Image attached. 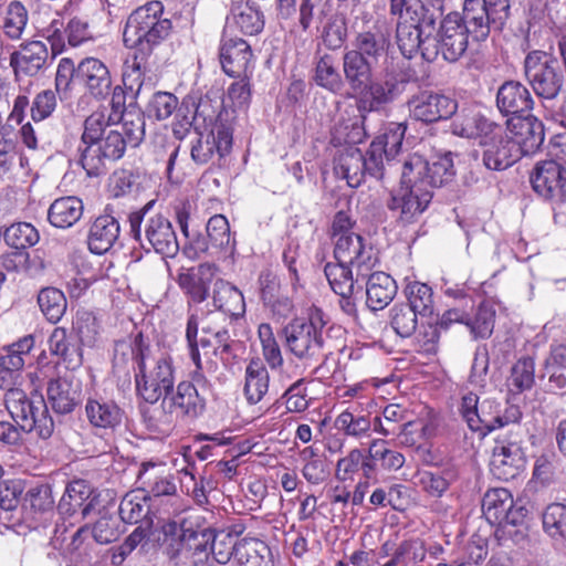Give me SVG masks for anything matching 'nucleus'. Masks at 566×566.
Returning <instances> with one entry per match:
<instances>
[{
	"mask_svg": "<svg viewBox=\"0 0 566 566\" xmlns=\"http://www.w3.org/2000/svg\"><path fill=\"white\" fill-rule=\"evenodd\" d=\"M455 169L451 153L433 156L430 160L413 154L401 166L399 189L391 190L386 208L400 226L417 222L433 197V189L453 181Z\"/></svg>",
	"mask_w": 566,
	"mask_h": 566,
	"instance_id": "f257e3e1",
	"label": "nucleus"
},
{
	"mask_svg": "<svg viewBox=\"0 0 566 566\" xmlns=\"http://www.w3.org/2000/svg\"><path fill=\"white\" fill-rule=\"evenodd\" d=\"M342 61L344 78L355 93V105L363 119L386 111L416 81L415 70L405 62H386L374 76L376 64L350 50L344 52Z\"/></svg>",
	"mask_w": 566,
	"mask_h": 566,
	"instance_id": "f03ea898",
	"label": "nucleus"
},
{
	"mask_svg": "<svg viewBox=\"0 0 566 566\" xmlns=\"http://www.w3.org/2000/svg\"><path fill=\"white\" fill-rule=\"evenodd\" d=\"M122 130L112 128L103 111H95L83 123V133L77 147L78 163L90 177L106 169V164L120 159L127 146L137 147L145 138V114L130 106L119 119Z\"/></svg>",
	"mask_w": 566,
	"mask_h": 566,
	"instance_id": "7ed1b4c3",
	"label": "nucleus"
},
{
	"mask_svg": "<svg viewBox=\"0 0 566 566\" xmlns=\"http://www.w3.org/2000/svg\"><path fill=\"white\" fill-rule=\"evenodd\" d=\"M171 30V20L164 17L161 1H149L128 15L123 31V42L128 49L143 55H151L154 48L165 41Z\"/></svg>",
	"mask_w": 566,
	"mask_h": 566,
	"instance_id": "20e7f679",
	"label": "nucleus"
},
{
	"mask_svg": "<svg viewBox=\"0 0 566 566\" xmlns=\"http://www.w3.org/2000/svg\"><path fill=\"white\" fill-rule=\"evenodd\" d=\"M155 202L150 200L129 213V234L145 251L153 250L163 256L175 258L179 251L176 231L164 214H149Z\"/></svg>",
	"mask_w": 566,
	"mask_h": 566,
	"instance_id": "39448f33",
	"label": "nucleus"
},
{
	"mask_svg": "<svg viewBox=\"0 0 566 566\" xmlns=\"http://www.w3.org/2000/svg\"><path fill=\"white\" fill-rule=\"evenodd\" d=\"M163 552L175 566L185 564L196 555L208 556L211 541V528L201 527L192 516L177 521H168L161 526Z\"/></svg>",
	"mask_w": 566,
	"mask_h": 566,
	"instance_id": "423d86ee",
	"label": "nucleus"
},
{
	"mask_svg": "<svg viewBox=\"0 0 566 566\" xmlns=\"http://www.w3.org/2000/svg\"><path fill=\"white\" fill-rule=\"evenodd\" d=\"M4 402L12 420L21 426L24 433L35 431L42 440L52 437L55 427L54 421L44 397L38 390L27 395L20 388H10L6 392Z\"/></svg>",
	"mask_w": 566,
	"mask_h": 566,
	"instance_id": "0eeeda50",
	"label": "nucleus"
},
{
	"mask_svg": "<svg viewBox=\"0 0 566 566\" xmlns=\"http://www.w3.org/2000/svg\"><path fill=\"white\" fill-rule=\"evenodd\" d=\"M440 19L437 33H427L423 60L433 62L441 54L444 61L457 62L468 49L471 31L461 22L459 11H451Z\"/></svg>",
	"mask_w": 566,
	"mask_h": 566,
	"instance_id": "6e6552de",
	"label": "nucleus"
},
{
	"mask_svg": "<svg viewBox=\"0 0 566 566\" xmlns=\"http://www.w3.org/2000/svg\"><path fill=\"white\" fill-rule=\"evenodd\" d=\"M523 71L537 97L554 101L565 92V75L554 55L541 50L531 51L524 59Z\"/></svg>",
	"mask_w": 566,
	"mask_h": 566,
	"instance_id": "1a4fd4ad",
	"label": "nucleus"
},
{
	"mask_svg": "<svg viewBox=\"0 0 566 566\" xmlns=\"http://www.w3.org/2000/svg\"><path fill=\"white\" fill-rule=\"evenodd\" d=\"M479 145L482 148V163L489 170H505L521 158L520 146L499 124L479 140Z\"/></svg>",
	"mask_w": 566,
	"mask_h": 566,
	"instance_id": "9d476101",
	"label": "nucleus"
},
{
	"mask_svg": "<svg viewBox=\"0 0 566 566\" xmlns=\"http://www.w3.org/2000/svg\"><path fill=\"white\" fill-rule=\"evenodd\" d=\"M334 256L338 262L347 263L357 270V281L365 279L378 263L373 245L367 244L357 233L335 238Z\"/></svg>",
	"mask_w": 566,
	"mask_h": 566,
	"instance_id": "9b49d317",
	"label": "nucleus"
},
{
	"mask_svg": "<svg viewBox=\"0 0 566 566\" xmlns=\"http://www.w3.org/2000/svg\"><path fill=\"white\" fill-rule=\"evenodd\" d=\"M408 109L416 120L432 124L457 114V99L433 91H420L407 102Z\"/></svg>",
	"mask_w": 566,
	"mask_h": 566,
	"instance_id": "f8f14e48",
	"label": "nucleus"
},
{
	"mask_svg": "<svg viewBox=\"0 0 566 566\" xmlns=\"http://www.w3.org/2000/svg\"><path fill=\"white\" fill-rule=\"evenodd\" d=\"M534 191L553 205L566 202V168L555 160L536 164L531 174Z\"/></svg>",
	"mask_w": 566,
	"mask_h": 566,
	"instance_id": "ddd939ff",
	"label": "nucleus"
},
{
	"mask_svg": "<svg viewBox=\"0 0 566 566\" xmlns=\"http://www.w3.org/2000/svg\"><path fill=\"white\" fill-rule=\"evenodd\" d=\"M135 384L138 395L148 403H156L168 397L174 389L175 377L171 359L161 357L156 366L147 373H135Z\"/></svg>",
	"mask_w": 566,
	"mask_h": 566,
	"instance_id": "4468645a",
	"label": "nucleus"
},
{
	"mask_svg": "<svg viewBox=\"0 0 566 566\" xmlns=\"http://www.w3.org/2000/svg\"><path fill=\"white\" fill-rule=\"evenodd\" d=\"M280 337L291 354L305 360L318 357L325 343L323 335H316L314 328L303 324V318H293L287 323Z\"/></svg>",
	"mask_w": 566,
	"mask_h": 566,
	"instance_id": "2eb2a0df",
	"label": "nucleus"
},
{
	"mask_svg": "<svg viewBox=\"0 0 566 566\" xmlns=\"http://www.w3.org/2000/svg\"><path fill=\"white\" fill-rule=\"evenodd\" d=\"M232 134L233 128L222 124L200 132L191 147V159L197 165H206L214 157H218L219 160L224 158L232 148Z\"/></svg>",
	"mask_w": 566,
	"mask_h": 566,
	"instance_id": "dca6fc26",
	"label": "nucleus"
},
{
	"mask_svg": "<svg viewBox=\"0 0 566 566\" xmlns=\"http://www.w3.org/2000/svg\"><path fill=\"white\" fill-rule=\"evenodd\" d=\"M187 106L193 107V123L196 126H203L210 129L222 124L232 127L228 120L229 113L224 109L222 95L219 91H208L206 94L191 92L184 101Z\"/></svg>",
	"mask_w": 566,
	"mask_h": 566,
	"instance_id": "f3484780",
	"label": "nucleus"
},
{
	"mask_svg": "<svg viewBox=\"0 0 566 566\" xmlns=\"http://www.w3.org/2000/svg\"><path fill=\"white\" fill-rule=\"evenodd\" d=\"M50 65V53L44 41L33 40L20 44L19 50L10 54V66L17 81L34 77Z\"/></svg>",
	"mask_w": 566,
	"mask_h": 566,
	"instance_id": "a211bd4d",
	"label": "nucleus"
},
{
	"mask_svg": "<svg viewBox=\"0 0 566 566\" xmlns=\"http://www.w3.org/2000/svg\"><path fill=\"white\" fill-rule=\"evenodd\" d=\"M252 50L250 44L238 36H230L223 32L220 48L219 59L223 72L231 77H241L248 74Z\"/></svg>",
	"mask_w": 566,
	"mask_h": 566,
	"instance_id": "6ab92c4d",
	"label": "nucleus"
},
{
	"mask_svg": "<svg viewBox=\"0 0 566 566\" xmlns=\"http://www.w3.org/2000/svg\"><path fill=\"white\" fill-rule=\"evenodd\" d=\"M390 44V32L387 25L377 21L368 29L355 34L350 51L377 65L387 54Z\"/></svg>",
	"mask_w": 566,
	"mask_h": 566,
	"instance_id": "aec40b11",
	"label": "nucleus"
},
{
	"mask_svg": "<svg viewBox=\"0 0 566 566\" xmlns=\"http://www.w3.org/2000/svg\"><path fill=\"white\" fill-rule=\"evenodd\" d=\"M120 233L118 218L115 216L113 205H106L104 212L92 222L87 244L94 254H104L109 251L117 242Z\"/></svg>",
	"mask_w": 566,
	"mask_h": 566,
	"instance_id": "412c9836",
	"label": "nucleus"
},
{
	"mask_svg": "<svg viewBox=\"0 0 566 566\" xmlns=\"http://www.w3.org/2000/svg\"><path fill=\"white\" fill-rule=\"evenodd\" d=\"M506 127L512 134V140L520 146L521 156L534 154L543 145L544 124L528 113L511 117Z\"/></svg>",
	"mask_w": 566,
	"mask_h": 566,
	"instance_id": "4be33fe9",
	"label": "nucleus"
},
{
	"mask_svg": "<svg viewBox=\"0 0 566 566\" xmlns=\"http://www.w3.org/2000/svg\"><path fill=\"white\" fill-rule=\"evenodd\" d=\"M136 482L143 493V501L177 494L174 475L164 473L163 468L153 462L142 463Z\"/></svg>",
	"mask_w": 566,
	"mask_h": 566,
	"instance_id": "5701e85b",
	"label": "nucleus"
},
{
	"mask_svg": "<svg viewBox=\"0 0 566 566\" xmlns=\"http://www.w3.org/2000/svg\"><path fill=\"white\" fill-rule=\"evenodd\" d=\"M534 98L530 90L520 81H505L496 92V107L504 116L512 117L530 113Z\"/></svg>",
	"mask_w": 566,
	"mask_h": 566,
	"instance_id": "b1692460",
	"label": "nucleus"
},
{
	"mask_svg": "<svg viewBox=\"0 0 566 566\" xmlns=\"http://www.w3.org/2000/svg\"><path fill=\"white\" fill-rule=\"evenodd\" d=\"M161 407L165 412H177L180 416L196 418L206 407V398L201 396L197 387L189 381L178 384L176 391L163 399Z\"/></svg>",
	"mask_w": 566,
	"mask_h": 566,
	"instance_id": "393cba45",
	"label": "nucleus"
},
{
	"mask_svg": "<svg viewBox=\"0 0 566 566\" xmlns=\"http://www.w3.org/2000/svg\"><path fill=\"white\" fill-rule=\"evenodd\" d=\"M493 406L494 402L491 400H483L480 403L476 394L468 392L461 398L459 413L471 431L485 437L494 431V415L491 412Z\"/></svg>",
	"mask_w": 566,
	"mask_h": 566,
	"instance_id": "a878e982",
	"label": "nucleus"
},
{
	"mask_svg": "<svg viewBox=\"0 0 566 566\" xmlns=\"http://www.w3.org/2000/svg\"><path fill=\"white\" fill-rule=\"evenodd\" d=\"M77 82L95 98H105L112 91L108 67L98 59L86 57L77 65Z\"/></svg>",
	"mask_w": 566,
	"mask_h": 566,
	"instance_id": "bb28decb",
	"label": "nucleus"
},
{
	"mask_svg": "<svg viewBox=\"0 0 566 566\" xmlns=\"http://www.w3.org/2000/svg\"><path fill=\"white\" fill-rule=\"evenodd\" d=\"M96 496L93 490L84 480L70 482L62 495L57 510L61 514L74 515L80 512L82 517H86L95 510Z\"/></svg>",
	"mask_w": 566,
	"mask_h": 566,
	"instance_id": "cd10ccee",
	"label": "nucleus"
},
{
	"mask_svg": "<svg viewBox=\"0 0 566 566\" xmlns=\"http://www.w3.org/2000/svg\"><path fill=\"white\" fill-rule=\"evenodd\" d=\"M460 19L476 42L485 41L491 30H495V21L492 20L484 0H463Z\"/></svg>",
	"mask_w": 566,
	"mask_h": 566,
	"instance_id": "c85d7f7f",
	"label": "nucleus"
},
{
	"mask_svg": "<svg viewBox=\"0 0 566 566\" xmlns=\"http://www.w3.org/2000/svg\"><path fill=\"white\" fill-rule=\"evenodd\" d=\"M85 415L94 428L114 431L122 424L125 411L113 400L90 398Z\"/></svg>",
	"mask_w": 566,
	"mask_h": 566,
	"instance_id": "c756f323",
	"label": "nucleus"
},
{
	"mask_svg": "<svg viewBox=\"0 0 566 566\" xmlns=\"http://www.w3.org/2000/svg\"><path fill=\"white\" fill-rule=\"evenodd\" d=\"M364 280H366V304L371 311L385 308L397 294L396 281L385 272H368Z\"/></svg>",
	"mask_w": 566,
	"mask_h": 566,
	"instance_id": "7c9ffc66",
	"label": "nucleus"
},
{
	"mask_svg": "<svg viewBox=\"0 0 566 566\" xmlns=\"http://www.w3.org/2000/svg\"><path fill=\"white\" fill-rule=\"evenodd\" d=\"M48 400L59 415L71 413L80 402V391L66 378L51 379L46 387Z\"/></svg>",
	"mask_w": 566,
	"mask_h": 566,
	"instance_id": "2f4dec72",
	"label": "nucleus"
},
{
	"mask_svg": "<svg viewBox=\"0 0 566 566\" xmlns=\"http://www.w3.org/2000/svg\"><path fill=\"white\" fill-rule=\"evenodd\" d=\"M83 201L75 196L61 197L55 199L49 210V222L60 229H67L74 226L83 216Z\"/></svg>",
	"mask_w": 566,
	"mask_h": 566,
	"instance_id": "473e14b6",
	"label": "nucleus"
},
{
	"mask_svg": "<svg viewBox=\"0 0 566 566\" xmlns=\"http://www.w3.org/2000/svg\"><path fill=\"white\" fill-rule=\"evenodd\" d=\"M525 453L511 452L510 449L494 447L490 462L494 478L502 481H511L525 470Z\"/></svg>",
	"mask_w": 566,
	"mask_h": 566,
	"instance_id": "72a5a7b5",
	"label": "nucleus"
},
{
	"mask_svg": "<svg viewBox=\"0 0 566 566\" xmlns=\"http://www.w3.org/2000/svg\"><path fill=\"white\" fill-rule=\"evenodd\" d=\"M270 375L259 358H252L245 367L243 392L250 405L260 402L269 390Z\"/></svg>",
	"mask_w": 566,
	"mask_h": 566,
	"instance_id": "f704fd0d",
	"label": "nucleus"
},
{
	"mask_svg": "<svg viewBox=\"0 0 566 566\" xmlns=\"http://www.w3.org/2000/svg\"><path fill=\"white\" fill-rule=\"evenodd\" d=\"M313 81L315 84L333 94H338L345 83L337 67V60L329 53L316 54Z\"/></svg>",
	"mask_w": 566,
	"mask_h": 566,
	"instance_id": "c9c22d12",
	"label": "nucleus"
},
{
	"mask_svg": "<svg viewBox=\"0 0 566 566\" xmlns=\"http://www.w3.org/2000/svg\"><path fill=\"white\" fill-rule=\"evenodd\" d=\"M212 301L216 308L230 316L239 317L245 312L242 292L221 279L214 282Z\"/></svg>",
	"mask_w": 566,
	"mask_h": 566,
	"instance_id": "e433bc0d",
	"label": "nucleus"
},
{
	"mask_svg": "<svg viewBox=\"0 0 566 566\" xmlns=\"http://www.w3.org/2000/svg\"><path fill=\"white\" fill-rule=\"evenodd\" d=\"M495 125L480 113L463 109L452 120L450 128L457 136L481 140Z\"/></svg>",
	"mask_w": 566,
	"mask_h": 566,
	"instance_id": "4c0bfd02",
	"label": "nucleus"
},
{
	"mask_svg": "<svg viewBox=\"0 0 566 566\" xmlns=\"http://www.w3.org/2000/svg\"><path fill=\"white\" fill-rule=\"evenodd\" d=\"M364 167L363 153L355 146L345 147L336 158L335 170L350 187H358L365 180Z\"/></svg>",
	"mask_w": 566,
	"mask_h": 566,
	"instance_id": "58836bf2",
	"label": "nucleus"
},
{
	"mask_svg": "<svg viewBox=\"0 0 566 566\" xmlns=\"http://www.w3.org/2000/svg\"><path fill=\"white\" fill-rule=\"evenodd\" d=\"M209 264H201L197 272L187 271L179 273L177 282L180 289L187 294L193 303H202L209 296L210 273Z\"/></svg>",
	"mask_w": 566,
	"mask_h": 566,
	"instance_id": "ea45409f",
	"label": "nucleus"
},
{
	"mask_svg": "<svg viewBox=\"0 0 566 566\" xmlns=\"http://www.w3.org/2000/svg\"><path fill=\"white\" fill-rule=\"evenodd\" d=\"M238 566H274V558L270 546L258 538L245 537L239 539Z\"/></svg>",
	"mask_w": 566,
	"mask_h": 566,
	"instance_id": "a19ab883",
	"label": "nucleus"
},
{
	"mask_svg": "<svg viewBox=\"0 0 566 566\" xmlns=\"http://www.w3.org/2000/svg\"><path fill=\"white\" fill-rule=\"evenodd\" d=\"M232 17L234 23L245 35H255L264 28V14L254 1L238 2L233 4Z\"/></svg>",
	"mask_w": 566,
	"mask_h": 566,
	"instance_id": "79ce46f5",
	"label": "nucleus"
},
{
	"mask_svg": "<svg viewBox=\"0 0 566 566\" xmlns=\"http://www.w3.org/2000/svg\"><path fill=\"white\" fill-rule=\"evenodd\" d=\"M72 328L82 346L94 347L102 335V322L88 310H78L73 318Z\"/></svg>",
	"mask_w": 566,
	"mask_h": 566,
	"instance_id": "37998d69",
	"label": "nucleus"
},
{
	"mask_svg": "<svg viewBox=\"0 0 566 566\" xmlns=\"http://www.w3.org/2000/svg\"><path fill=\"white\" fill-rule=\"evenodd\" d=\"M49 350L66 364V368H75L82 364V350L78 345L69 340L66 329L55 327L49 337Z\"/></svg>",
	"mask_w": 566,
	"mask_h": 566,
	"instance_id": "c03bdc74",
	"label": "nucleus"
},
{
	"mask_svg": "<svg viewBox=\"0 0 566 566\" xmlns=\"http://www.w3.org/2000/svg\"><path fill=\"white\" fill-rule=\"evenodd\" d=\"M513 496L504 488L489 490L482 500V512L490 524L497 525L505 516L506 510L512 507Z\"/></svg>",
	"mask_w": 566,
	"mask_h": 566,
	"instance_id": "a18cd8bd",
	"label": "nucleus"
},
{
	"mask_svg": "<svg viewBox=\"0 0 566 566\" xmlns=\"http://www.w3.org/2000/svg\"><path fill=\"white\" fill-rule=\"evenodd\" d=\"M406 130L407 125L405 123L391 122L386 126L384 133L371 142L373 145H377L380 151L385 154L389 168L395 166L392 161L401 149Z\"/></svg>",
	"mask_w": 566,
	"mask_h": 566,
	"instance_id": "49530a36",
	"label": "nucleus"
},
{
	"mask_svg": "<svg viewBox=\"0 0 566 566\" xmlns=\"http://www.w3.org/2000/svg\"><path fill=\"white\" fill-rule=\"evenodd\" d=\"M544 532L553 539L555 545H566V505L552 503L542 514Z\"/></svg>",
	"mask_w": 566,
	"mask_h": 566,
	"instance_id": "de8ad7c7",
	"label": "nucleus"
},
{
	"mask_svg": "<svg viewBox=\"0 0 566 566\" xmlns=\"http://www.w3.org/2000/svg\"><path fill=\"white\" fill-rule=\"evenodd\" d=\"M409 20L412 27L431 33L437 29V22L442 17L439 12L432 11L423 0H409L402 8V18Z\"/></svg>",
	"mask_w": 566,
	"mask_h": 566,
	"instance_id": "09e8293b",
	"label": "nucleus"
},
{
	"mask_svg": "<svg viewBox=\"0 0 566 566\" xmlns=\"http://www.w3.org/2000/svg\"><path fill=\"white\" fill-rule=\"evenodd\" d=\"M407 305L419 313L420 316L427 317L433 314L434 302L432 289L421 282H410L405 289Z\"/></svg>",
	"mask_w": 566,
	"mask_h": 566,
	"instance_id": "8fccbe9b",
	"label": "nucleus"
},
{
	"mask_svg": "<svg viewBox=\"0 0 566 566\" xmlns=\"http://www.w3.org/2000/svg\"><path fill=\"white\" fill-rule=\"evenodd\" d=\"M149 57L150 55H143V53L135 51L132 62L127 63L124 70V85L134 96L139 94L146 74L151 71Z\"/></svg>",
	"mask_w": 566,
	"mask_h": 566,
	"instance_id": "3c124183",
	"label": "nucleus"
},
{
	"mask_svg": "<svg viewBox=\"0 0 566 566\" xmlns=\"http://www.w3.org/2000/svg\"><path fill=\"white\" fill-rule=\"evenodd\" d=\"M348 265L337 261V263L328 262L324 268L329 286L337 295L354 293L355 283L359 282L357 277L354 280L353 270Z\"/></svg>",
	"mask_w": 566,
	"mask_h": 566,
	"instance_id": "603ef678",
	"label": "nucleus"
},
{
	"mask_svg": "<svg viewBox=\"0 0 566 566\" xmlns=\"http://www.w3.org/2000/svg\"><path fill=\"white\" fill-rule=\"evenodd\" d=\"M38 304L51 323H57L65 314L67 302L62 291L55 287L42 289L38 295Z\"/></svg>",
	"mask_w": 566,
	"mask_h": 566,
	"instance_id": "864d4df0",
	"label": "nucleus"
},
{
	"mask_svg": "<svg viewBox=\"0 0 566 566\" xmlns=\"http://www.w3.org/2000/svg\"><path fill=\"white\" fill-rule=\"evenodd\" d=\"M39 239L38 230L28 222L13 223L3 232V240L7 245L17 251H23L35 245Z\"/></svg>",
	"mask_w": 566,
	"mask_h": 566,
	"instance_id": "5fc2aeb1",
	"label": "nucleus"
},
{
	"mask_svg": "<svg viewBox=\"0 0 566 566\" xmlns=\"http://www.w3.org/2000/svg\"><path fill=\"white\" fill-rule=\"evenodd\" d=\"M390 326L402 338L412 336L418 326L419 313L405 303L395 304L389 312Z\"/></svg>",
	"mask_w": 566,
	"mask_h": 566,
	"instance_id": "6e6d98bb",
	"label": "nucleus"
},
{
	"mask_svg": "<svg viewBox=\"0 0 566 566\" xmlns=\"http://www.w3.org/2000/svg\"><path fill=\"white\" fill-rule=\"evenodd\" d=\"M427 34L424 30H420L412 25H398L397 27V44L401 54L411 59L420 51L423 57L424 41Z\"/></svg>",
	"mask_w": 566,
	"mask_h": 566,
	"instance_id": "4d7b16f0",
	"label": "nucleus"
},
{
	"mask_svg": "<svg viewBox=\"0 0 566 566\" xmlns=\"http://www.w3.org/2000/svg\"><path fill=\"white\" fill-rule=\"evenodd\" d=\"M494 324L495 308L486 302L480 304L473 318L467 315L465 325L470 327V332L475 339L489 338L493 333Z\"/></svg>",
	"mask_w": 566,
	"mask_h": 566,
	"instance_id": "13d9d810",
	"label": "nucleus"
},
{
	"mask_svg": "<svg viewBox=\"0 0 566 566\" xmlns=\"http://www.w3.org/2000/svg\"><path fill=\"white\" fill-rule=\"evenodd\" d=\"M426 557V548L419 539L401 542L395 549L392 557L382 566H409L422 562Z\"/></svg>",
	"mask_w": 566,
	"mask_h": 566,
	"instance_id": "bf43d9fd",
	"label": "nucleus"
},
{
	"mask_svg": "<svg viewBox=\"0 0 566 566\" xmlns=\"http://www.w3.org/2000/svg\"><path fill=\"white\" fill-rule=\"evenodd\" d=\"M322 43L328 50H338L347 40V24L344 17L338 14L329 15L321 30Z\"/></svg>",
	"mask_w": 566,
	"mask_h": 566,
	"instance_id": "052dcab7",
	"label": "nucleus"
},
{
	"mask_svg": "<svg viewBox=\"0 0 566 566\" xmlns=\"http://www.w3.org/2000/svg\"><path fill=\"white\" fill-rule=\"evenodd\" d=\"M334 426L346 436L360 438L370 431L371 419L369 416L345 410L337 416Z\"/></svg>",
	"mask_w": 566,
	"mask_h": 566,
	"instance_id": "680f3d73",
	"label": "nucleus"
},
{
	"mask_svg": "<svg viewBox=\"0 0 566 566\" xmlns=\"http://www.w3.org/2000/svg\"><path fill=\"white\" fill-rule=\"evenodd\" d=\"M210 552L218 564L224 565L233 557L237 562L239 541L226 531L214 533L211 530Z\"/></svg>",
	"mask_w": 566,
	"mask_h": 566,
	"instance_id": "e2e57ef3",
	"label": "nucleus"
},
{
	"mask_svg": "<svg viewBox=\"0 0 566 566\" xmlns=\"http://www.w3.org/2000/svg\"><path fill=\"white\" fill-rule=\"evenodd\" d=\"M90 531L93 538L98 544L113 543L124 532L119 517L108 512L102 513Z\"/></svg>",
	"mask_w": 566,
	"mask_h": 566,
	"instance_id": "0e129e2a",
	"label": "nucleus"
},
{
	"mask_svg": "<svg viewBox=\"0 0 566 566\" xmlns=\"http://www.w3.org/2000/svg\"><path fill=\"white\" fill-rule=\"evenodd\" d=\"M153 525L151 518H148L144 524H139L126 538L125 541L113 547V554L111 562L115 566H119L126 559L128 555L133 553V551L146 541L149 536V530Z\"/></svg>",
	"mask_w": 566,
	"mask_h": 566,
	"instance_id": "69168bd1",
	"label": "nucleus"
},
{
	"mask_svg": "<svg viewBox=\"0 0 566 566\" xmlns=\"http://www.w3.org/2000/svg\"><path fill=\"white\" fill-rule=\"evenodd\" d=\"M28 23V10L20 1H12L6 10L2 20V30L11 40L21 38Z\"/></svg>",
	"mask_w": 566,
	"mask_h": 566,
	"instance_id": "338daca9",
	"label": "nucleus"
},
{
	"mask_svg": "<svg viewBox=\"0 0 566 566\" xmlns=\"http://www.w3.org/2000/svg\"><path fill=\"white\" fill-rule=\"evenodd\" d=\"M207 237L211 244V248L217 250H223L234 243L231 237L230 226L227 218L222 214H214L208 220Z\"/></svg>",
	"mask_w": 566,
	"mask_h": 566,
	"instance_id": "774afa93",
	"label": "nucleus"
}]
</instances>
